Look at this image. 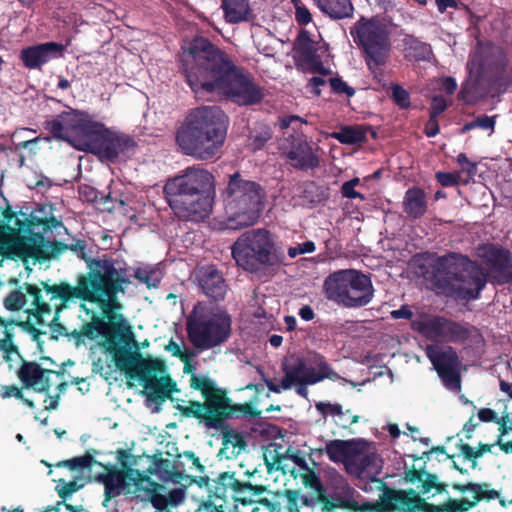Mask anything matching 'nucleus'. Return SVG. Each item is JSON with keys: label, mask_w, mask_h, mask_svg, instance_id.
I'll return each mask as SVG.
<instances>
[{"label": "nucleus", "mask_w": 512, "mask_h": 512, "mask_svg": "<svg viewBox=\"0 0 512 512\" xmlns=\"http://www.w3.org/2000/svg\"><path fill=\"white\" fill-rule=\"evenodd\" d=\"M89 272L80 276L77 285L63 284L54 289V292H45L38 296V300L45 306L42 310L44 322L58 319L59 312L66 307V303L83 300L95 305L108 319L105 321L94 315L86 304L82 308L87 314L92 313V321L98 331L108 337H118L125 344L135 342L132 327L124 316L119 313L122 305L118 295L124 293L123 285L129 283L127 273L119 261L109 258L94 259L88 264Z\"/></svg>", "instance_id": "1"}, {"label": "nucleus", "mask_w": 512, "mask_h": 512, "mask_svg": "<svg viewBox=\"0 0 512 512\" xmlns=\"http://www.w3.org/2000/svg\"><path fill=\"white\" fill-rule=\"evenodd\" d=\"M182 61L187 83L198 98L225 96L239 105L255 104L262 98L252 80L206 38L191 41Z\"/></svg>", "instance_id": "2"}, {"label": "nucleus", "mask_w": 512, "mask_h": 512, "mask_svg": "<svg viewBox=\"0 0 512 512\" xmlns=\"http://www.w3.org/2000/svg\"><path fill=\"white\" fill-rule=\"evenodd\" d=\"M227 126V116L219 107H198L187 115L177 131L176 141L184 154L199 160H209L223 146Z\"/></svg>", "instance_id": "3"}, {"label": "nucleus", "mask_w": 512, "mask_h": 512, "mask_svg": "<svg viewBox=\"0 0 512 512\" xmlns=\"http://www.w3.org/2000/svg\"><path fill=\"white\" fill-rule=\"evenodd\" d=\"M213 176L204 169L190 167L167 181L164 193L174 214L184 220L206 218L213 205L210 189Z\"/></svg>", "instance_id": "4"}, {"label": "nucleus", "mask_w": 512, "mask_h": 512, "mask_svg": "<svg viewBox=\"0 0 512 512\" xmlns=\"http://www.w3.org/2000/svg\"><path fill=\"white\" fill-rule=\"evenodd\" d=\"M96 480L104 485L105 501L107 502L122 492L143 493L144 499L149 500L156 512H163L169 507H177L185 499V490L182 487L172 489L151 481L148 477L134 469L119 471L109 469L96 476Z\"/></svg>", "instance_id": "5"}, {"label": "nucleus", "mask_w": 512, "mask_h": 512, "mask_svg": "<svg viewBox=\"0 0 512 512\" xmlns=\"http://www.w3.org/2000/svg\"><path fill=\"white\" fill-rule=\"evenodd\" d=\"M435 278L443 293L464 300L477 299L487 282L478 265L455 253L437 260Z\"/></svg>", "instance_id": "6"}, {"label": "nucleus", "mask_w": 512, "mask_h": 512, "mask_svg": "<svg viewBox=\"0 0 512 512\" xmlns=\"http://www.w3.org/2000/svg\"><path fill=\"white\" fill-rule=\"evenodd\" d=\"M281 370L283 376L280 379L263 378L267 389L279 394L295 388L296 393L304 398L308 395V385L337 376L324 357L319 354H314L308 359L295 355L286 357L281 363Z\"/></svg>", "instance_id": "7"}, {"label": "nucleus", "mask_w": 512, "mask_h": 512, "mask_svg": "<svg viewBox=\"0 0 512 512\" xmlns=\"http://www.w3.org/2000/svg\"><path fill=\"white\" fill-rule=\"evenodd\" d=\"M186 325L190 342L203 351L228 340L232 319L224 308L212 303L198 302L188 316Z\"/></svg>", "instance_id": "8"}, {"label": "nucleus", "mask_w": 512, "mask_h": 512, "mask_svg": "<svg viewBox=\"0 0 512 512\" xmlns=\"http://www.w3.org/2000/svg\"><path fill=\"white\" fill-rule=\"evenodd\" d=\"M263 198L264 191L258 183L239 173L230 175L224 193L227 227L239 229L254 225L263 209Z\"/></svg>", "instance_id": "9"}, {"label": "nucleus", "mask_w": 512, "mask_h": 512, "mask_svg": "<svg viewBox=\"0 0 512 512\" xmlns=\"http://www.w3.org/2000/svg\"><path fill=\"white\" fill-rule=\"evenodd\" d=\"M306 123L296 115L279 119L281 129H291L278 141L279 154L291 167L301 171L318 168L322 158L321 147L301 131Z\"/></svg>", "instance_id": "10"}, {"label": "nucleus", "mask_w": 512, "mask_h": 512, "mask_svg": "<svg viewBox=\"0 0 512 512\" xmlns=\"http://www.w3.org/2000/svg\"><path fill=\"white\" fill-rule=\"evenodd\" d=\"M323 292L326 299L345 308L366 306L374 296L371 279L354 269L329 274L323 282Z\"/></svg>", "instance_id": "11"}, {"label": "nucleus", "mask_w": 512, "mask_h": 512, "mask_svg": "<svg viewBox=\"0 0 512 512\" xmlns=\"http://www.w3.org/2000/svg\"><path fill=\"white\" fill-rule=\"evenodd\" d=\"M273 242L264 229L243 233L232 246V256L237 265L255 272L264 265H273Z\"/></svg>", "instance_id": "12"}, {"label": "nucleus", "mask_w": 512, "mask_h": 512, "mask_svg": "<svg viewBox=\"0 0 512 512\" xmlns=\"http://www.w3.org/2000/svg\"><path fill=\"white\" fill-rule=\"evenodd\" d=\"M354 42L361 47L366 55L368 65L385 63L390 49L387 27L377 18L361 17L350 28Z\"/></svg>", "instance_id": "13"}, {"label": "nucleus", "mask_w": 512, "mask_h": 512, "mask_svg": "<svg viewBox=\"0 0 512 512\" xmlns=\"http://www.w3.org/2000/svg\"><path fill=\"white\" fill-rule=\"evenodd\" d=\"M99 122L82 111L68 110L46 122V129L54 138L69 142L79 151H84V143H88Z\"/></svg>", "instance_id": "14"}, {"label": "nucleus", "mask_w": 512, "mask_h": 512, "mask_svg": "<svg viewBox=\"0 0 512 512\" xmlns=\"http://www.w3.org/2000/svg\"><path fill=\"white\" fill-rule=\"evenodd\" d=\"M88 143L83 144L85 152L97 155L102 161L115 162L130 157L135 152L134 140L119 131L106 128L99 122Z\"/></svg>", "instance_id": "15"}, {"label": "nucleus", "mask_w": 512, "mask_h": 512, "mask_svg": "<svg viewBox=\"0 0 512 512\" xmlns=\"http://www.w3.org/2000/svg\"><path fill=\"white\" fill-rule=\"evenodd\" d=\"M47 255V245L42 236L24 237L9 226H0V265L5 258L27 260Z\"/></svg>", "instance_id": "16"}, {"label": "nucleus", "mask_w": 512, "mask_h": 512, "mask_svg": "<svg viewBox=\"0 0 512 512\" xmlns=\"http://www.w3.org/2000/svg\"><path fill=\"white\" fill-rule=\"evenodd\" d=\"M130 377L141 382L150 401L163 400L175 389V383L166 374L164 364L159 360L141 358Z\"/></svg>", "instance_id": "17"}, {"label": "nucleus", "mask_w": 512, "mask_h": 512, "mask_svg": "<svg viewBox=\"0 0 512 512\" xmlns=\"http://www.w3.org/2000/svg\"><path fill=\"white\" fill-rule=\"evenodd\" d=\"M250 490L251 486L243 485L233 475L223 474L211 486L205 509L209 512H231L235 502H252L246 496Z\"/></svg>", "instance_id": "18"}, {"label": "nucleus", "mask_w": 512, "mask_h": 512, "mask_svg": "<svg viewBox=\"0 0 512 512\" xmlns=\"http://www.w3.org/2000/svg\"><path fill=\"white\" fill-rule=\"evenodd\" d=\"M63 284L64 283L53 286L45 285L44 289H39L36 286L29 285L27 287V295L20 291H13L4 299V306L9 311H18L25 304L29 303L30 307L27 309V323L31 325L38 333L45 334L46 331H43L42 328L52 327L56 320L47 323L42 321V310H44L45 306L42 305V301H38L36 298L45 292H54L55 288Z\"/></svg>", "instance_id": "19"}, {"label": "nucleus", "mask_w": 512, "mask_h": 512, "mask_svg": "<svg viewBox=\"0 0 512 512\" xmlns=\"http://www.w3.org/2000/svg\"><path fill=\"white\" fill-rule=\"evenodd\" d=\"M412 327L430 340L458 342L467 337V330L463 326L440 316H425L414 320Z\"/></svg>", "instance_id": "20"}, {"label": "nucleus", "mask_w": 512, "mask_h": 512, "mask_svg": "<svg viewBox=\"0 0 512 512\" xmlns=\"http://www.w3.org/2000/svg\"><path fill=\"white\" fill-rule=\"evenodd\" d=\"M18 377L26 388L37 392L47 391L52 385L64 392L67 386L63 373L43 369L35 362H24L18 370Z\"/></svg>", "instance_id": "21"}, {"label": "nucleus", "mask_w": 512, "mask_h": 512, "mask_svg": "<svg viewBox=\"0 0 512 512\" xmlns=\"http://www.w3.org/2000/svg\"><path fill=\"white\" fill-rule=\"evenodd\" d=\"M181 410L186 416H193L205 421L208 427H217L221 420L230 414V407L224 396H212L204 403L189 402Z\"/></svg>", "instance_id": "22"}, {"label": "nucleus", "mask_w": 512, "mask_h": 512, "mask_svg": "<svg viewBox=\"0 0 512 512\" xmlns=\"http://www.w3.org/2000/svg\"><path fill=\"white\" fill-rule=\"evenodd\" d=\"M463 492L470 495L462 500H449L442 506H430L431 512H465L472 508L480 499H494L498 497V492L488 490L487 485L468 484L462 488Z\"/></svg>", "instance_id": "23"}, {"label": "nucleus", "mask_w": 512, "mask_h": 512, "mask_svg": "<svg viewBox=\"0 0 512 512\" xmlns=\"http://www.w3.org/2000/svg\"><path fill=\"white\" fill-rule=\"evenodd\" d=\"M65 46L56 42H47L22 49L20 59L29 69H38L50 60L61 57Z\"/></svg>", "instance_id": "24"}, {"label": "nucleus", "mask_w": 512, "mask_h": 512, "mask_svg": "<svg viewBox=\"0 0 512 512\" xmlns=\"http://www.w3.org/2000/svg\"><path fill=\"white\" fill-rule=\"evenodd\" d=\"M382 468V460L375 453H355L347 461V471L358 478L375 480Z\"/></svg>", "instance_id": "25"}, {"label": "nucleus", "mask_w": 512, "mask_h": 512, "mask_svg": "<svg viewBox=\"0 0 512 512\" xmlns=\"http://www.w3.org/2000/svg\"><path fill=\"white\" fill-rule=\"evenodd\" d=\"M315 408L324 418L330 417L335 425L343 429L350 428L360 419L351 409H344L339 403L320 401Z\"/></svg>", "instance_id": "26"}, {"label": "nucleus", "mask_w": 512, "mask_h": 512, "mask_svg": "<svg viewBox=\"0 0 512 512\" xmlns=\"http://www.w3.org/2000/svg\"><path fill=\"white\" fill-rule=\"evenodd\" d=\"M17 324L14 320H4L0 317V354L12 368L13 363L21 359L18 348L14 344V330Z\"/></svg>", "instance_id": "27"}, {"label": "nucleus", "mask_w": 512, "mask_h": 512, "mask_svg": "<svg viewBox=\"0 0 512 512\" xmlns=\"http://www.w3.org/2000/svg\"><path fill=\"white\" fill-rule=\"evenodd\" d=\"M107 350L113 354L116 366L128 376L137 368L141 356L137 351H132L129 344L118 345L113 339L108 341Z\"/></svg>", "instance_id": "28"}, {"label": "nucleus", "mask_w": 512, "mask_h": 512, "mask_svg": "<svg viewBox=\"0 0 512 512\" xmlns=\"http://www.w3.org/2000/svg\"><path fill=\"white\" fill-rule=\"evenodd\" d=\"M199 285L207 297L221 300L227 292V285L222 274L213 267L201 271Z\"/></svg>", "instance_id": "29"}, {"label": "nucleus", "mask_w": 512, "mask_h": 512, "mask_svg": "<svg viewBox=\"0 0 512 512\" xmlns=\"http://www.w3.org/2000/svg\"><path fill=\"white\" fill-rule=\"evenodd\" d=\"M426 355L437 372L458 368L457 354L450 346L427 345Z\"/></svg>", "instance_id": "30"}, {"label": "nucleus", "mask_w": 512, "mask_h": 512, "mask_svg": "<svg viewBox=\"0 0 512 512\" xmlns=\"http://www.w3.org/2000/svg\"><path fill=\"white\" fill-rule=\"evenodd\" d=\"M388 505L392 510L400 512H418L426 505L414 491H391Z\"/></svg>", "instance_id": "31"}, {"label": "nucleus", "mask_w": 512, "mask_h": 512, "mask_svg": "<svg viewBox=\"0 0 512 512\" xmlns=\"http://www.w3.org/2000/svg\"><path fill=\"white\" fill-rule=\"evenodd\" d=\"M403 211L410 219H418L427 211V199L425 192L420 188H410L403 198Z\"/></svg>", "instance_id": "32"}, {"label": "nucleus", "mask_w": 512, "mask_h": 512, "mask_svg": "<svg viewBox=\"0 0 512 512\" xmlns=\"http://www.w3.org/2000/svg\"><path fill=\"white\" fill-rule=\"evenodd\" d=\"M318 8L331 19L351 18L354 6L351 0H314Z\"/></svg>", "instance_id": "33"}, {"label": "nucleus", "mask_w": 512, "mask_h": 512, "mask_svg": "<svg viewBox=\"0 0 512 512\" xmlns=\"http://www.w3.org/2000/svg\"><path fill=\"white\" fill-rule=\"evenodd\" d=\"M287 512H306V510H317V512H330L324 503L318 498H306L297 492L287 493Z\"/></svg>", "instance_id": "34"}, {"label": "nucleus", "mask_w": 512, "mask_h": 512, "mask_svg": "<svg viewBox=\"0 0 512 512\" xmlns=\"http://www.w3.org/2000/svg\"><path fill=\"white\" fill-rule=\"evenodd\" d=\"M367 128L361 125L344 126L339 131L329 134L333 139H336L345 145H355L362 143L366 140Z\"/></svg>", "instance_id": "35"}, {"label": "nucleus", "mask_w": 512, "mask_h": 512, "mask_svg": "<svg viewBox=\"0 0 512 512\" xmlns=\"http://www.w3.org/2000/svg\"><path fill=\"white\" fill-rule=\"evenodd\" d=\"M221 7L230 23L246 20L250 11L248 0H222Z\"/></svg>", "instance_id": "36"}, {"label": "nucleus", "mask_w": 512, "mask_h": 512, "mask_svg": "<svg viewBox=\"0 0 512 512\" xmlns=\"http://www.w3.org/2000/svg\"><path fill=\"white\" fill-rule=\"evenodd\" d=\"M345 496L341 499V505L348 508L349 512H379V503H370L364 499L354 497V490L349 486L344 487Z\"/></svg>", "instance_id": "37"}, {"label": "nucleus", "mask_w": 512, "mask_h": 512, "mask_svg": "<svg viewBox=\"0 0 512 512\" xmlns=\"http://www.w3.org/2000/svg\"><path fill=\"white\" fill-rule=\"evenodd\" d=\"M134 277L148 288L157 287L163 277L159 265L141 264L134 270Z\"/></svg>", "instance_id": "38"}, {"label": "nucleus", "mask_w": 512, "mask_h": 512, "mask_svg": "<svg viewBox=\"0 0 512 512\" xmlns=\"http://www.w3.org/2000/svg\"><path fill=\"white\" fill-rule=\"evenodd\" d=\"M325 452L333 462H343L347 467V461L352 457L351 443L344 440H332L325 446Z\"/></svg>", "instance_id": "39"}, {"label": "nucleus", "mask_w": 512, "mask_h": 512, "mask_svg": "<svg viewBox=\"0 0 512 512\" xmlns=\"http://www.w3.org/2000/svg\"><path fill=\"white\" fill-rule=\"evenodd\" d=\"M245 448L242 437L236 433H225L220 455L226 459L237 457Z\"/></svg>", "instance_id": "40"}, {"label": "nucleus", "mask_w": 512, "mask_h": 512, "mask_svg": "<svg viewBox=\"0 0 512 512\" xmlns=\"http://www.w3.org/2000/svg\"><path fill=\"white\" fill-rule=\"evenodd\" d=\"M486 255L488 261L498 270L504 272L505 270L512 268V258L506 250L490 246L486 248Z\"/></svg>", "instance_id": "41"}, {"label": "nucleus", "mask_w": 512, "mask_h": 512, "mask_svg": "<svg viewBox=\"0 0 512 512\" xmlns=\"http://www.w3.org/2000/svg\"><path fill=\"white\" fill-rule=\"evenodd\" d=\"M166 351L169 352L172 356L180 358L184 363V372L192 373L193 366L190 364V360L195 357V353L191 350L185 349V345L183 342H176L171 340L167 346L165 347Z\"/></svg>", "instance_id": "42"}, {"label": "nucleus", "mask_w": 512, "mask_h": 512, "mask_svg": "<svg viewBox=\"0 0 512 512\" xmlns=\"http://www.w3.org/2000/svg\"><path fill=\"white\" fill-rule=\"evenodd\" d=\"M190 385L192 388L200 390L206 400H209L212 396H223L215 389L213 381L206 376L193 374L190 379Z\"/></svg>", "instance_id": "43"}, {"label": "nucleus", "mask_w": 512, "mask_h": 512, "mask_svg": "<svg viewBox=\"0 0 512 512\" xmlns=\"http://www.w3.org/2000/svg\"><path fill=\"white\" fill-rule=\"evenodd\" d=\"M83 486L84 480L82 478L74 479L72 481H65L64 479H60L57 481L56 491L59 497L65 500L73 493L80 490Z\"/></svg>", "instance_id": "44"}, {"label": "nucleus", "mask_w": 512, "mask_h": 512, "mask_svg": "<svg viewBox=\"0 0 512 512\" xmlns=\"http://www.w3.org/2000/svg\"><path fill=\"white\" fill-rule=\"evenodd\" d=\"M26 132H34V131L31 129H27V128H21V129L16 130L12 135L13 143H14L16 149H30L33 153H36V149H37L36 146H37V143L39 142L40 138L35 137L33 139L22 140L24 138V134Z\"/></svg>", "instance_id": "45"}, {"label": "nucleus", "mask_w": 512, "mask_h": 512, "mask_svg": "<svg viewBox=\"0 0 512 512\" xmlns=\"http://www.w3.org/2000/svg\"><path fill=\"white\" fill-rule=\"evenodd\" d=\"M442 379L443 384L450 390L457 391L460 389V378L457 368L437 372Z\"/></svg>", "instance_id": "46"}, {"label": "nucleus", "mask_w": 512, "mask_h": 512, "mask_svg": "<svg viewBox=\"0 0 512 512\" xmlns=\"http://www.w3.org/2000/svg\"><path fill=\"white\" fill-rule=\"evenodd\" d=\"M502 423V431H500V434L497 439V444L501 447L502 450L505 452H511L512 451V439L508 437L509 430H512V424L508 425L507 417H505Z\"/></svg>", "instance_id": "47"}, {"label": "nucleus", "mask_w": 512, "mask_h": 512, "mask_svg": "<svg viewBox=\"0 0 512 512\" xmlns=\"http://www.w3.org/2000/svg\"><path fill=\"white\" fill-rule=\"evenodd\" d=\"M391 89L393 99L397 105H399L401 108H407L410 105L408 92L399 85H393Z\"/></svg>", "instance_id": "48"}, {"label": "nucleus", "mask_w": 512, "mask_h": 512, "mask_svg": "<svg viewBox=\"0 0 512 512\" xmlns=\"http://www.w3.org/2000/svg\"><path fill=\"white\" fill-rule=\"evenodd\" d=\"M308 69L311 73L320 74L322 76L331 75L332 71L329 67H326L320 59L315 56H311L308 59Z\"/></svg>", "instance_id": "49"}, {"label": "nucleus", "mask_w": 512, "mask_h": 512, "mask_svg": "<svg viewBox=\"0 0 512 512\" xmlns=\"http://www.w3.org/2000/svg\"><path fill=\"white\" fill-rule=\"evenodd\" d=\"M358 184H359L358 178H354L350 181L345 182L341 188L342 195L349 199L360 198L361 200H363L364 196L362 194H360L359 192L355 191V189H354L355 186H357Z\"/></svg>", "instance_id": "50"}, {"label": "nucleus", "mask_w": 512, "mask_h": 512, "mask_svg": "<svg viewBox=\"0 0 512 512\" xmlns=\"http://www.w3.org/2000/svg\"><path fill=\"white\" fill-rule=\"evenodd\" d=\"M316 249L314 242L306 241L304 243L298 244L296 246L290 247L288 249V255L291 258H295L298 255L312 253Z\"/></svg>", "instance_id": "51"}, {"label": "nucleus", "mask_w": 512, "mask_h": 512, "mask_svg": "<svg viewBox=\"0 0 512 512\" xmlns=\"http://www.w3.org/2000/svg\"><path fill=\"white\" fill-rule=\"evenodd\" d=\"M329 83L336 93H345L349 97L355 93L354 89L348 86L341 78L331 77Z\"/></svg>", "instance_id": "52"}, {"label": "nucleus", "mask_w": 512, "mask_h": 512, "mask_svg": "<svg viewBox=\"0 0 512 512\" xmlns=\"http://www.w3.org/2000/svg\"><path fill=\"white\" fill-rule=\"evenodd\" d=\"M293 1L295 4V9H296L295 17H296L297 22L301 25L308 24L312 20L311 13L305 6L300 5L299 1H297V0H293Z\"/></svg>", "instance_id": "53"}, {"label": "nucleus", "mask_w": 512, "mask_h": 512, "mask_svg": "<svg viewBox=\"0 0 512 512\" xmlns=\"http://www.w3.org/2000/svg\"><path fill=\"white\" fill-rule=\"evenodd\" d=\"M459 173L438 172L436 178L445 187L454 186L459 182Z\"/></svg>", "instance_id": "54"}, {"label": "nucleus", "mask_w": 512, "mask_h": 512, "mask_svg": "<svg viewBox=\"0 0 512 512\" xmlns=\"http://www.w3.org/2000/svg\"><path fill=\"white\" fill-rule=\"evenodd\" d=\"M461 455L463 456L465 461H468L471 464V467L474 468L476 465L475 460L481 456L480 451H476L473 447L464 444L461 446Z\"/></svg>", "instance_id": "55"}, {"label": "nucleus", "mask_w": 512, "mask_h": 512, "mask_svg": "<svg viewBox=\"0 0 512 512\" xmlns=\"http://www.w3.org/2000/svg\"><path fill=\"white\" fill-rule=\"evenodd\" d=\"M447 107V102L442 96H435L431 102L430 116L438 117Z\"/></svg>", "instance_id": "56"}, {"label": "nucleus", "mask_w": 512, "mask_h": 512, "mask_svg": "<svg viewBox=\"0 0 512 512\" xmlns=\"http://www.w3.org/2000/svg\"><path fill=\"white\" fill-rule=\"evenodd\" d=\"M92 462L93 458L90 455H84L68 460L67 465L72 469L87 468L91 466Z\"/></svg>", "instance_id": "57"}, {"label": "nucleus", "mask_w": 512, "mask_h": 512, "mask_svg": "<svg viewBox=\"0 0 512 512\" xmlns=\"http://www.w3.org/2000/svg\"><path fill=\"white\" fill-rule=\"evenodd\" d=\"M476 126L483 130H489L492 133L495 127V117L486 115L479 116L476 118Z\"/></svg>", "instance_id": "58"}, {"label": "nucleus", "mask_w": 512, "mask_h": 512, "mask_svg": "<svg viewBox=\"0 0 512 512\" xmlns=\"http://www.w3.org/2000/svg\"><path fill=\"white\" fill-rule=\"evenodd\" d=\"M478 419L482 422L498 423V414L490 408H482L478 411Z\"/></svg>", "instance_id": "59"}, {"label": "nucleus", "mask_w": 512, "mask_h": 512, "mask_svg": "<svg viewBox=\"0 0 512 512\" xmlns=\"http://www.w3.org/2000/svg\"><path fill=\"white\" fill-rule=\"evenodd\" d=\"M456 161L459 165L462 166V169L466 171L468 174L473 175L476 172V165L468 160L467 156L464 153H460Z\"/></svg>", "instance_id": "60"}, {"label": "nucleus", "mask_w": 512, "mask_h": 512, "mask_svg": "<svg viewBox=\"0 0 512 512\" xmlns=\"http://www.w3.org/2000/svg\"><path fill=\"white\" fill-rule=\"evenodd\" d=\"M393 319H410L413 315L408 305H402L399 309L391 311Z\"/></svg>", "instance_id": "61"}, {"label": "nucleus", "mask_w": 512, "mask_h": 512, "mask_svg": "<svg viewBox=\"0 0 512 512\" xmlns=\"http://www.w3.org/2000/svg\"><path fill=\"white\" fill-rule=\"evenodd\" d=\"M439 133V125L437 121V117L430 116L426 126H425V134L427 137H434Z\"/></svg>", "instance_id": "62"}, {"label": "nucleus", "mask_w": 512, "mask_h": 512, "mask_svg": "<svg viewBox=\"0 0 512 512\" xmlns=\"http://www.w3.org/2000/svg\"><path fill=\"white\" fill-rule=\"evenodd\" d=\"M1 395L3 398L15 397V398L23 399V393L16 386L3 387Z\"/></svg>", "instance_id": "63"}, {"label": "nucleus", "mask_w": 512, "mask_h": 512, "mask_svg": "<svg viewBox=\"0 0 512 512\" xmlns=\"http://www.w3.org/2000/svg\"><path fill=\"white\" fill-rule=\"evenodd\" d=\"M324 77L325 76L319 74L318 76H314L309 80V85L313 88V92L316 95L320 94L319 88L327 83Z\"/></svg>", "instance_id": "64"}]
</instances>
